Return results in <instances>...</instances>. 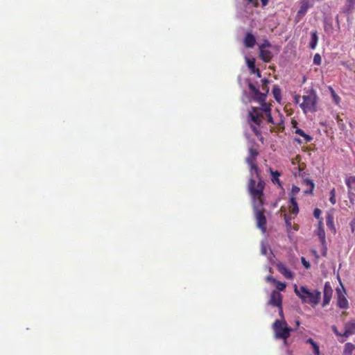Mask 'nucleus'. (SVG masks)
<instances>
[{
  "instance_id": "1",
  "label": "nucleus",
  "mask_w": 355,
  "mask_h": 355,
  "mask_svg": "<svg viewBox=\"0 0 355 355\" xmlns=\"http://www.w3.org/2000/svg\"><path fill=\"white\" fill-rule=\"evenodd\" d=\"M260 104V108L251 107L248 117V121L251 129L257 136L259 135V127L261 125L263 119H266L268 123H274L270 106L265 101Z\"/></svg>"
},
{
  "instance_id": "2",
  "label": "nucleus",
  "mask_w": 355,
  "mask_h": 355,
  "mask_svg": "<svg viewBox=\"0 0 355 355\" xmlns=\"http://www.w3.org/2000/svg\"><path fill=\"white\" fill-rule=\"evenodd\" d=\"M264 188V182L260 179L256 178H250L249 184H248V190L252 196L253 200V208L254 212L257 210H261V207L263 205V190Z\"/></svg>"
},
{
  "instance_id": "3",
  "label": "nucleus",
  "mask_w": 355,
  "mask_h": 355,
  "mask_svg": "<svg viewBox=\"0 0 355 355\" xmlns=\"http://www.w3.org/2000/svg\"><path fill=\"white\" fill-rule=\"evenodd\" d=\"M294 292L304 304L317 305L320 302L321 293L317 290L310 291L304 286H298L295 284Z\"/></svg>"
},
{
  "instance_id": "4",
  "label": "nucleus",
  "mask_w": 355,
  "mask_h": 355,
  "mask_svg": "<svg viewBox=\"0 0 355 355\" xmlns=\"http://www.w3.org/2000/svg\"><path fill=\"white\" fill-rule=\"evenodd\" d=\"M272 328L275 332V338L284 340V344L286 345V339L289 337L292 331L288 327L287 323L284 320H276L272 324Z\"/></svg>"
},
{
  "instance_id": "5",
  "label": "nucleus",
  "mask_w": 355,
  "mask_h": 355,
  "mask_svg": "<svg viewBox=\"0 0 355 355\" xmlns=\"http://www.w3.org/2000/svg\"><path fill=\"white\" fill-rule=\"evenodd\" d=\"M303 102L300 105L304 113L315 111L317 96L315 92H311L308 95L302 96Z\"/></svg>"
},
{
  "instance_id": "6",
  "label": "nucleus",
  "mask_w": 355,
  "mask_h": 355,
  "mask_svg": "<svg viewBox=\"0 0 355 355\" xmlns=\"http://www.w3.org/2000/svg\"><path fill=\"white\" fill-rule=\"evenodd\" d=\"M257 155V151L255 149L250 148L249 149V156L246 158V162L250 166V178H256L259 179V175L258 168L254 162Z\"/></svg>"
},
{
  "instance_id": "7",
  "label": "nucleus",
  "mask_w": 355,
  "mask_h": 355,
  "mask_svg": "<svg viewBox=\"0 0 355 355\" xmlns=\"http://www.w3.org/2000/svg\"><path fill=\"white\" fill-rule=\"evenodd\" d=\"M313 0H300V9L295 16V21L296 23L300 22L304 16L306 14L308 10L313 6Z\"/></svg>"
},
{
  "instance_id": "8",
  "label": "nucleus",
  "mask_w": 355,
  "mask_h": 355,
  "mask_svg": "<svg viewBox=\"0 0 355 355\" xmlns=\"http://www.w3.org/2000/svg\"><path fill=\"white\" fill-rule=\"evenodd\" d=\"M282 296L281 293L277 291H273L270 294V300L268 302V304L275 306L278 307L279 315L282 318H283V311H282Z\"/></svg>"
},
{
  "instance_id": "9",
  "label": "nucleus",
  "mask_w": 355,
  "mask_h": 355,
  "mask_svg": "<svg viewBox=\"0 0 355 355\" xmlns=\"http://www.w3.org/2000/svg\"><path fill=\"white\" fill-rule=\"evenodd\" d=\"M254 216L257 221V226L263 233L266 230V218L261 210H257L254 212Z\"/></svg>"
},
{
  "instance_id": "10",
  "label": "nucleus",
  "mask_w": 355,
  "mask_h": 355,
  "mask_svg": "<svg viewBox=\"0 0 355 355\" xmlns=\"http://www.w3.org/2000/svg\"><path fill=\"white\" fill-rule=\"evenodd\" d=\"M242 4L245 6V10L243 12H239L240 16L242 17H247L248 15L252 12V10L254 7L258 5V0H242Z\"/></svg>"
},
{
  "instance_id": "11",
  "label": "nucleus",
  "mask_w": 355,
  "mask_h": 355,
  "mask_svg": "<svg viewBox=\"0 0 355 355\" xmlns=\"http://www.w3.org/2000/svg\"><path fill=\"white\" fill-rule=\"evenodd\" d=\"M278 271L284 275V277L288 279L293 278V273L286 267V266L282 263H279L277 265Z\"/></svg>"
},
{
  "instance_id": "12",
  "label": "nucleus",
  "mask_w": 355,
  "mask_h": 355,
  "mask_svg": "<svg viewBox=\"0 0 355 355\" xmlns=\"http://www.w3.org/2000/svg\"><path fill=\"white\" fill-rule=\"evenodd\" d=\"M355 334V322L350 321L345 324V331L343 333L342 336L347 338L351 335Z\"/></svg>"
},
{
  "instance_id": "13",
  "label": "nucleus",
  "mask_w": 355,
  "mask_h": 355,
  "mask_svg": "<svg viewBox=\"0 0 355 355\" xmlns=\"http://www.w3.org/2000/svg\"><path fill=\"white\" fill-rule=\"evenodd\" d=\"M345 184L348 188L349 197L355 196V176H349L345 179Z\"/></svg>"
},
{
  "instance_id": "14",
  "label": "nucleus",
  "mask_w": 355,
  "mask_h": 355,
  "mask_svg": "<svg viewBox=\"0 0 355 355\" xmlns=\"http://www.w3.org/2000/svg\"><path fill=\"white\" fill-rule=\"evenodd\" d=\"M317 235L318 236L319 239H320V242L322 243V244L323 245H325V232H324V230L322 227V219H320L319 220V223H318V230H317Z\"/></svg>"
},
{
  "instance_id": "15",
  "label": "nucleus",
  "mask_w": 355,
  "mask_h": 355,
  "mask_svg": "<svg viewBox=\"0 0 355 355\" xmlns=\"http://www.w3.org/2000/svg\"><path fill=\"white\" fill-rule=\"evenodd\" d=\"M337 293H338V305L341 309H347L348 308V301L345 298V297L340 293L339 290H337Z\"/></svg>"
},
{
  "instance_id": "16",
  "label": "nucleus",
  "mask_w": 355,
  "mask_h": 355,
  "mask_svg": "<svg viewBox=\"0 0 355 355\" xmlns=\"http://www.w3.org/2000/svg\"><path fill=\"white\" fill-rule=\"evenodd\" d=\"M256 40L251 33H247L244 39V44L248 48H252L254 46Z\"/></svg>"
},
{
  "instance_id": "17",
  "label": "nucleus",
  "mask_w": 355,
  "mask_h": 355,
  "mask_svg": "<svg viewBox=\"0 0 355 355\" xmlns=\"http://www.w3.org/2000/svg\"><path fill=\"white\" fill-rule=\"evenodd\" d=\"M260 57L264 62H269L272 57V54L269 50L264 49L263 47L260 48Z\"/></svg>"
},
{
  "instance_id": "18",
  "label": "nucleus",
  "mask_w": 355,
  "mask_h": 355,
  "mask_svg": "<svg viewBox=\"0 0 355 355\" xmlns=\"http://www.w3.org/2000/svg\"><path fill=\"white\" fill-rule=\"evenodd\" d=\"M270 172L271 174V180L274 184H277L279 187H282V184L281 181L279 179V177L280 176V173L277 171H272L271 168H270Z\"/></svg>"
},
{
  "instance_id": "19",
  "label": "nucleus",
  "mask_w": 355,
  "mask_h": 355,
  "mask_svg": "<svg viewBox=\"0 0 355 355\" xmlns=\"http://www.w3.org/2000/svg\"><path fill=\"white\" fill-rule=\"evenodd\" d=\"M318 36L316 31H311V41L309 42V47L311 49H315L318 44Z\"/></svg>"
},
{
  "instance_id": "20",
  "label": "nucleus",
  "mask_w": 355,
  "mask_h": 355,
  "mask_svg": "<svg viewBox=\"0 0 355 355\" xmlns=\"http://www.w3.org/2000/svg\"><path fill=\"white\" fill-rule=\"evenodd\" d=\"M331 295V289L329 288V291H328L327 284H325L324 291V300L322 306H324L329 303Z\"/></svg>"
},
{
  "instance_id": "21",
  "label": "nucleus",
  "mask_w": 355,
  "mask_h": 355,
  "mask_svg": "<svg viewBox=\"0 0 355 355\" xmlns=\"http://www.w3.org/2000/svg\"><path fill=\"white\" fill-rule=\"evenodd\" d=\"M303 182L308 187L307 189H306L304 191V193L306 194L312 193V192L314 189V187H315V184L313 183V182L309 179H305V180H304Z\"/></svg>"
},
{
  "instance_id": "22",
  "label": "nucleus",
  "mask_w": 355,
  "mask_h": 355,
  "mask_svg": "<svg viewBox=\"0 0 355 355\" xmlns=\"http://www.w3.org/2000/svg\"><path fill=\"white\" fill-rule=\"evenodd\" d=\"M245 60L248 68L254 73L255 71V59L252 57L245 55Z\"/></svg>"
},
{
  "instance_id": "23",
  "label": "nucleus",
  "mask_w": 355,
  "mask_h": 355,
  "mask_svg": "<svg viewBox=\"0 0 355 355\" xmlns=\"http://www.w3.org/2000/svg\"><path fill=\"white\" fill-rule=\"evenodd\" d=\"M295 134L300 135L302 137L306 143L311 142L313 140V137L307 134H306L302 129L297 128L295 131Z\"/></svg>"
},
{
  "instance_id": "24",
  "label": "nucleus",
  "mask_w": 355,
  "mask_h": 355,
  "mask_svg": "<svg viewBox=\"0 0 355 355\" xmlns=\"http://www.w3.org/2000/svg\"><path fill=\"white\" fill-rule=\"evenodd\" d=\"M355 346L351 343H347L345 345L343 354L344 355H352Z\"/></svg>"
},
{
  "instance_id": "25",
  "label": "nucleus",
  "mask_w": 355,
  "mask_h": 355,
  "mask_svg": "<svg viewBox=\"0 0 355 355\" xmlns=\"http://www.w3.org/2000/svg\"><path fill=\"white\" fill-rule=\"evenodd\" d=\"M272 94L274 98L277 102H280L281 101V89L277 85H275L272 88Z\"/></svg>"
},
{
  "instance_id": "26",
  "label": "nucleus",
  "mask_w": 355,
  "mask_h": 355,
  "mask_svg": "<svg viewBox=\"0 0 355 355\" xmlns=\"http://www.w3.org/2000/svg\"><path fill=\"white\" fill-rule=\"evenodd\" d=\"M266 94L261 93L259 91L258 93L254 94L253 98L254 99L259 102V103H263L266 101Z\"/></svg>"
},
{
  "instance_id": "27",
  "label": "nucleus",
  "mask_w": 355,
  "mask_h": 355,
  "mask_svg": "<svg viewBox=\"0 0 355 355\" xmlns=\"http://www.w3.org/2000/svg\"><path fill=\"white\" fill-rule=\"evenodd\" d=\"M324 31L327 33H330L332 32L334 27L331 21L324 20Z\"/></svg>"
},
{
  "instance_id": "28",
  "label": "nucleus",
  "mask_w": 355,
  "mask_h": 355,
  "mask_svg": "<svg viewBox=\"0 0 355 355\" xmlns=\"http://www.w3.org/2000/svg\"><path fill=\"white\" fill-rule=\"evenodd\" d=\"M268 250H270L267 242L263 241L261 242V254L263 255H267Z\"/></svg>"
},
{
  "instance_id": "29",
  "label": "nucleus",
  "mask_w": 355,
  "mask_h": 355,
  "mask_svg": "<svg viewBox=\"0 0 355 355\" xmlns=\"http://www.w3.org/2000/svg\"><path fill=\"white\" fill-rule=\"evenodd\" d=\"M329 194H330L329 201H330L331 204L334 205L336 202V189L334 188H333L330 191Z\"/></svg>"
},
{
  "instance_id": "30",
  "label": "nucleus",
  "mask_w": 355,
  "mask_h": 355,
  "mask_svg": "<svg viewBox=\"0 0 355 355\" xmlns=\"http://www.w3.org/2000/svg\"><path fill=\"white\" fill-rule=\"evenodd\" d=\"M355 6V0H347V6L345 10H353Z\"/></svg>"
},
{
  "instance_id": "31",
  "label": "nucleus",
  "mask_w": 355,
  "mask_h": 355,
  "mask_svg": "<svg viewBox=\"0 0 355 355\" xmlns=\"http://www.w3.org/2000/svg\"><path fill=\"white\" fill-rule=\"evenodd\" d=\"M276 284V288L278 291H282L285 289L286 285L285 283L284 282H279V281H277L276 280V282L275 283Z\"/></svg>"
},
{
  "instance_id": "32",
  "label": "nucleus",
  "mask_w": 355,
  "mask_h": 355,
  "mask_svg": "<svg viewBox=\"0 0 355 355\" xmlns=\"http://www.w3.org/2000/svg\"><path fill=\"white\" fill-rule=\"evenodd\" d=\"M327 225L329 228L330 229H332V230H334V222H333V218L331 216H328L327 217Z\"/></svg>"
},
{
  "instance_id": "33",
  "label": "nucleus",
  "mask_w": 355,
  "mask_h": 355,
  "mask_svg": "<svg viewBox=\"0 0 355 355\" xmlns=\"http://www.w3.org/2000/svg\"><path fill=\"white\" fill-rule=\"evenodd\" d=\"M300 187L293 185L291 192V197H295V196L300 192Z\"/></svg>"
},
{
  "instance_id": "34",
  "label": "nucleus",
  "mask_w": 355,
  "mask_h": 355,
  "mask_svg": "<svg viewBox=\"0 0 355 355\" xmlns=\"http://www.w3.org/2000/svg\"><path fill=\"white\" fill-rule=\"evenodd\" d=\"M321 56L320 55V54L318 53H316L315 54L314 57H313V64H316V65H320L321 64Z\"/></svg>"
},
{
  "instance_id": "35",
  "label": "nucleus",
  "mask_w": 355,
  "mask_h": 355,
  "mask_svg": "<svg viewBox=\"0 0 355 355\" xmlns=\"http://www.w3.org/2000/svg\"><path fill=\"white\" fill-rule=\"evenodd\" d=\"M312 348H313V352L314 354V355H320V348H319V346L316 343H314L312 345H311Z\"/></svg>"
},
{
  "instance_id": "36",
  "label": "nucleus",
  "mask_w": 355,
  "mask_h": 355,
  "mask_svg": "<svg viewBox=\"0 0 355 355\" xmlns=\"http://www.w3.org/2000/svg\"><path fill=\"white\" fill-rule=\"evenodd\" d=\"M249 88L250 89V91L253 93V95L258 93V92L259 91L253 84H252L251 83H249Z\"/></svg>"
},
{
  "instance_id": "37",
  "label": "nucleus",
  "mask_w": 355,
  "mask_h": 355,
  "mask_svg": "<svg viewBox=\"0 0 355 355\" xmlns=\"http://www.w3.org/2000/svg\"><path fill=\"white\" fill-rule=\"evenodd\" d=\"M301 261L302 265L306 268V269L309 268L311 267L310 263L306 260L304 257L301 258Z\"/></svg>"
},
{
  "instance_id": "38",
  "label": "nucleus",
  "mask_w": 355,
  "mask_h": 355,
  "mask_svg": "<svg viewBox=\"0 0 355 355\" xmlns=\"http://www.w3.org/2000/svg\"><path fill=\"white\" fill-rule=\"evenodd\" d=\"M321 215V210L318 208H315L313 211V216L315 218L320 219Z\"/></svg>"
},
{
  "instance_id": "39",
  "label": "nucleus",
  "mask_w": 355,
  "mask_h": 355,
  "mask_svg": "<svg viewBox=\"0 0 355 355\" xmlns=\"http://www.w3.org/2000/svg\"><path fill=\"white\" fill-rule=\"evenodd\" d=\"M332 98H333V100L335 102L336 104H338L339 102H340V97L336 94V92H333V95L331 96Z\"/></svg>"
},
{
  "instance_id": "40",
  "label": "nucleus",
  "mask_w": 355,
  "mask_h": 355,
  "mask_svg": "<svg viewBox=\"0 0 355 355\" xmlns=\"http://www.w3.org/2000/svg\"><path fill=\"white\" fill-rule=\"evenodd\" d=\"M291 212L293 214H297L299 212L298 205L291 207Z\"/></svg>"
},
{
  "instance_id": "41",
  "label": "nucleus",
  "mask_w": 355,
  "mask_h": 355,
  "mask_svg": "<svg viewBox=\"0 0 355 355\" xmlns=\"http://www.w3.org/2000/svg\"><path fill=\"white\" fill-rule=\"evenodd\" d=\"M290 203L291 205V207L297 205V202L295 197H291Z\"/></svg>"
},
{
  "instance_id": "42",
  "label": "nucleus",
  "mask_w": 355,
  "mask_h": 355,
  "mask_svg": "<svg viewBox=\"0 0 355 355\" xmlns=\"http://www.w3.org/2000/svg\"><path fill=\"white\" fill-rule=\"evenodd\" d=\"M266 279L267 282L272 283V284H275L276 282V279L274 277H272V276H268Z\"/></svg>"
},
{
  "instance_id": "43",
  "label": "nucleus",
  "mask_w": 355,
  "mask_h": 355,
  "mask_svg": "<svg viewBox=\"0 0 355 355\" xmlns=\"http://www.w3.org/2000/svg\"><path fill=\"white\" fill-rule=\"evenodd\" d=\"M332 330H333L334 333L336 335H337V336H342V334H340V333L338 331V329H337V328H336V326H332Z\"/></svg>"
},
{
  "instance_id": "44",
  "label": "nucleus",
  "mask_w": 355,
  "mask_h": 355,
  "mask_svg": "<svg viewBox=\"0 0 355 355\" xmlns=\"http://www.w3.org/2000/svg\"><path fill=\"white\" fill-rule=\"evenodd\" d=\"M306 343L310 344L311 345H312L315 342L312 338H308L306 340Z\"/></svg>"
},
{
  "instance_id": "45",
  "label": "nucleus",
  "mask_w": 355,
  "mask_h": 355,
  "mask_svg": "<svg viewBox=\"0 0 355 355\" xmlns=\"http://www.w3.org/2000/svg\"><path fill=\"white\" fill-rule=\"evenodd\" d=\"M261 1L263 6H266L268 3V0H261Z\"/></svg>"
},
{
  "instance_id": "46",
  "label": "nucleus",
  "mask_w": 355,
  "mask_h": 355,
  "mask_svg": "<svg viewBox=\"0 0 355 355\" xmlns=\"http://www.w3.org/2000/svg\"><path fill=\"white\" fill-rule=\"evenodd\" d=\"M263 90L266 92L265 94H267L269 91L268 88L266 87V85L263 86Z\"/></svg>"
},
{
  "instance_id": "47",
  "label": "nucleus",
  "mask_w": 355,
  "mask_h": 355,
  "mask_svg": "<svg viewBox=\"0 0 355 355\" xmlns=\"http://www.w3.org/2000/svg\"><path fill=\"white\" fill-rule=\"evenodd\" d=\"M286 223L288 227H290L291 226V223L288 219H286Z\"/></svg>"
},
{
  "instance_id": "48",
  "label": "nucleus",
  "mask_w": 355,
  "mask_h": 355,
  "mask_svg": "<svg viewBox=\"0 0 355 355\" xmlns=\"http://www.w3.org/2000/svg\"><path fill=\"white\" fill-rule=\"evenodd\" d=\"M326 254H327V248L324 246L323 252H322V255L326 256Z\"/></svg>"
},
{
  "instance_id": "49",
  "label": "nucleus",
  "mask_w": 355,
  "mask_h": 355,
  "mask_svg": "<svg viewBox=\"0 0 355 355\" xmlns=\"http://www.w3.org/2000/svg\"><path fill=\"white\" fill-rule=\"evenodd\" d=\"M299 99H300V96H296L295 97V103H299Z\"/></svg>"
},
{
  "instance_id": "50",
  "label": "nucleus",
  "mask_w": 355,
  "mask_h": 355,
  "mask_svg": "<svg viewBox=\"0 0 355 355\" xmlns=\"http://www.w3.org/2000/svg\"><path fill=\"white\" fill-rule=\"evenodd\" d=\"M329 89H330V92H331V94L332 96L333 95V92H335V91L331 87H330Z\"/></svg>"
},
{
  "instance_id": "51",
  "label": "nucleus",
  "mask_w": 355,
  "mask_h": 355,
  "mask_svg": "<svg viewBox=\"0 0 355 355\" xmlns=\"http://www.w3.org/2000/svg\"><path fill=\"white\" fill-rule=\"evenodd\" d=\"M295 141L298 143H302V141L300 139H295Z\"/></svg>"
},
{
  "instance_id": "52",
  "label": "nucleus",
  "mask_w": 355,
  "mask_h": 355,
  "mask_svg": "<svg viewBox=\"0 0 355 355\" xmlns=\"http://www.w3.org/2000/svg\"><path fill=\"white\" fill-rule=\"evenodd\" d=\"M263 82L265 84H266V83H268V81L267 80H263Z\"/></svg>"
},
{
  "instance_id": "53",
  "label": "nucleus",
  "mask_w": 355,
  "mask_h": 355,
  "mask_svg": "<svg viewBox=\"0 0 355 355\" xmlns=\"http://www.w3.org/2000/svg\"><path fill=\"white\" fill-rule=\"evenodd\" d=\"M258 76H260L259 71H257Z\"/></svg>"
}]
</instances>
